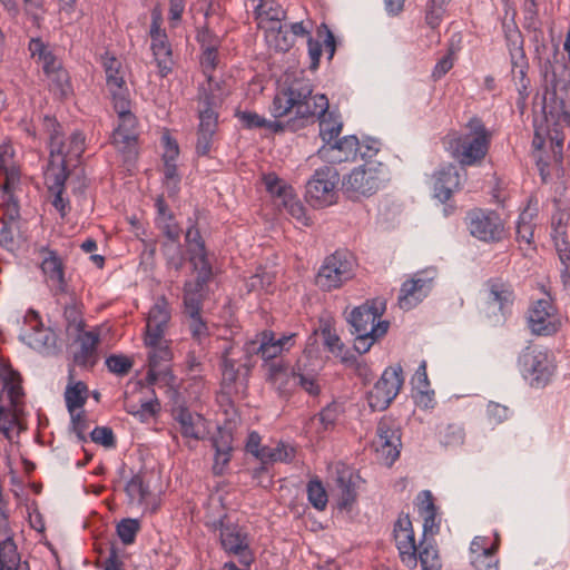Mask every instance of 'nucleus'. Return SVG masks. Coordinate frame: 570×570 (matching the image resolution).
Wrapping results in <instances>:
<instances>
[{
  "label": "nucleus",
  "instance_id": "e433bc0d",
  "mask_svg": "<svg viewBox=\"0 0 570 570\" xmlns=\"http://www.w3.org/2000/svg\"><path fill=\"white\" fill-rule=\"evenodd\" d=\"M390 326L389 321L377 322L376 327H372L371 332H352L355 335L354 351L364 354L370 351L371 346L387 333Z\"/></svg>",
  "mask_w": 570,
  "mask_h": 570
},
{
  "label": "nucleus",
  "instance_id": "f03ea898",
  "mask_svg": "<svg viewBox=\"0 0 570 570\" xmlns=\"http://www.w3.org/2000/svg\"><path fill=\"white\" fill-rule=\"evenodd\" d=\"M255 361L245 353V346L233 341H225L222 350L219 367L222 372V394L228 401L243 393Z\"/></svg>",
  "mask_w": 570,
  "mask_h": 570
},
{
  "label": "nucleus",
  "instance_id": "b1692460",
  "mask_svg": "<svg viewBox=\"0 0 570 570\" xmlns=\"http://www.w3.org/2000/svg\"><path fill=\"white\" fill-rule=\"evenodd\" d=\"M245 353L249 354L254 361L255 356H261L264 361H272L282 353L279 345L274 343V332L264 331L256 336L255 340H250L244 344Z\"/></svg>",
  "mask_w": 570,
  "mask_h": 570
},
{
  "label": "nucleus",
  "instance_id": "c03bdc74",
  "mask_svg": "<svg viewBox=\"0 0 570 570\" xmlns=\"http://www.w3.org/2000/svg\"><path fill=\"white\" fill-rule=\"evenodd\" d=\"M490 298L497 303L500 309L510 305L514 299L511 285L501 279H491L489 282Z\"/></svg>",
  "mask_w": 570,
  "mask_h": 570
},
{
  "label": "nucleus",
  "instance_id": "680f3d73",
  "mask_svg": "<svg viewBox=\"0 0 570 570\" xmlns=\"http://www.w3.org/2000/svg\"><path fill=\"white\" fill-rule=\"evenodd\" d=\"M110 92L115 111H121L131 108V100L129 89L125 83H118L117 86L108 87Z\"/></svg>",
  "mask_w": 570,
  "mask_h": 570
},
{
  "label": "nucleus",
  "instance_id": "7ed1b4c3",
  "mask_svg": "<svg viewBox=\"0 0 570 570\" xmlns=\"http://www.w3.org/2000/svg\"><path fill=\"white\" fill-rule=\"evenodd\" d=\"M465 128L466 132L449 140L448 149L462 166H472L485 157L491 134L478 117H472Z\"/></svg>",
  "mask_w": 570,
  "mask_h": 570
},
{
  "label": "nucleus",
  "instance_id": "79ce46f5",
  "mask_svg": "<svg viewBox=\"0 0 570 570\" xmlns=\"http://www.w3.org/2000/svg\"><path fill=\"white\" fill-rule=\"evenodd\" d=\"M125 492L130 503L142 504L150 495L149 485L145 482L144 474L132 475L125 487Z\"/></svg>",
  "mask_w": 570,
  "mask_h": 570
},
{
  "label": "nucleus",
  "instance_id": "37998d69",
  "mask_svg": "<svg viewBox=\"0 0 570 570\" xmlns=\"http://www.w3.org/2000/svg\"><path fill=\"white\" fill-rule=\"evenodd\" d=\"M295 451L292 446L278 443L275 448L263 446L258 460L266 463L291 462L294 459Z\"/></svg>",
  "mask_w": 570,
  "mask_h": 570
},
{
  "label": "nucleus",
  "instance_id": "09e8293b",
  "mask_svg": "<svg viewBox=\"0 0 570 570\" xmlns=\"http://www.w3.org/2000/svg\"><path fill=\"white\" fill-rule=\"evenodd\" d=\"M197 272V276L194 281H187L184 284V289H191L197 294H204L206 296V287L213 276V268L210 263H199L198 268H194Z\"/></svg>",
  "mask_w": 570,
  "mask_h": 570
},
{
  "label": "nucleus",
  "instance_id": "2eb2a0df",
  "mask_svg": "<svg viewBox=\"0 0 570 570\" xmlns=\"http://www.w3.org/2000/svg\"><path fill=\"white\" fill-rule=\"evenodd\" d=\"M336 474V483L340 489L337 508L340 511L350 512L356 502L360 484L364 481L358 471L344 463L337 464Z\"/></svg>",
  "mask_w": 570,
  "mask_h": 570
},
{
  "label": "nucleus",
  "instance_id": "2f4dec72",
  "mask_svg": "<svg viewBox=\"0 0 570 570\" xmlns=\"http://www.w3.org/2000/svg\"><path fill=\"white\" fill-rule=\"evenodd\" d=\"M267 380L276 386L281 395H288L296 385H293L292 368L282 360L269 362Z\"/></svg>",
  "mask_w": 570,
  "mask_h": 570
},
{
  "label": "nucleus",
  "instance_id": "a19ab883",
  "mask_svg": "<svg viewBox=\"0 0 570 570\" xmlns=\"http://www.w3.org/2000/svg\"><path fill=\"white\" fill-rule=\"evenodd\" d=\"M20 556L12 535L0 542V570H18Z\"/></svg>",
  "mask_w": 570,
  "mask_h": 570
},
{
  "label": "nucleus",
  "instance_id": "6e6d98bb",
  "mask_svg": "<svg viewBox=\"0 0 570 570\" xmlns=\"http://www.w3.org/2000/svg\"><path fill=\"white\" fill-rule=\"evenodd\" d=\"M63 318L68 332L71 330L76 333L83 331L85 322L82 318L81 304L72 301V303L66 305L63 309Z\"/></svg>",
  "mask_w": 570,
  "mask_h": 570
},
{
  "label": "nucleus",
  "instance_id": "0e129e2a",
  "mask_svg": "<svg viewBox=\"0 0 570 570\" xmlns=\"http://www.w3.org/2000/svg\"><path fill=\"white\" fill-rule=\"evenodd\" d=\"M551 238L559 261H567L568 256H570V243L568 240L567 228L552 229Z\"/></svg>",
  "mask_w": 570,
  "mask_h": 570
},
{
  "label": "nucleus",
  "instance_id": "72a5a7b5",
  "mask_svg": "<svg viewBox=\"0 0 570 570\" xmlns=\"http://www.w3.org/2000/svg\"><path fill=\"white\" fill-rule=\"evenodd\" d=\"M563 49L567 52L568 60L562 66L553 67L549 79L554 95L566 94L570 88V29L567 32Z\"/></svg>",
  "mask_w": 570,
  "mask_h": 570
},
{
  "label": "nucleus",
  "instance_id": "8fccbe9b",
  "mask_svg": "<svg viewBox=\"0 0 570 570\" xmlns=\"http://www.w3.org/2000/svg\"><path fill=\"white\" fill-rule=\"evenodd\" d=\"M263 181L266 190L279 203L284 199H289V195L293 194V188L285 184L276 174L269 173L264 175Z\"/></svg>",
  "mask_w": 570,
  "mask_h": 570
},
{
  "label": "nucleus",
  "instance_id": "f257e3e1",
  "mask_svg": "<svg viewBox=\"0 0 570 570\" xmlns=\"http://www.w3.org/2000/svg\"><path fill=\"white\" fill-rule=\"evenodd\" d=\"M394 540L402 563L414 569L420 561L422 570H441L442 561L433 539H423L416 547L411 521L407 518L399 519L394 523Z\"/></svg>",
  "mask_w": 570,
  "mask_h": 570
},
{
  "label": "nucleus",
  "instance_id": "aec40b11",
  "mask_svg": "<svg viewBox=\"0 0 570 570\" xmlns=\"http://www.w3.org/2000/svg\"><path fill=\"white\" fill-rule=\"evenodd\" d=\"M375 460L386 468L392 466V416L384 415L376 428V435L371 442Z\"/></svg>",
  "mask_w": 570,
  "mask_h": 570
},
{
  "label": "nucleus",
  "instance_id": "1a4fd4ad",
  "mask_svg": "<svg viewBox=\"0 0 570 570\" xmlns=\"http://www.w3.org/2000/svg\"><path fill=\"white\" fill-rule=\"evenodd\" d=\"M471 235L485 243L500 242L505 234L504 224L494 210L473 209L468 214Z\"/></svg>",
  "mask_w": 570,
  "mask_h": 570
},
{
  "label": "nucleus",
  "instance_id": "4be33fe9",
  "mask_svg": "<svg viewBox=\"0 0 570 570\" xmlns=\"http://www.w3.org/2000/svg\"><path fill=\"white\" fill-rule=\"evenodd\" d=\"M328 99L325 95H312V99L297 106L295 117L289 119L291 130L296 131L307 125L315 116L317 118L328 109Z\"/></svg>",
  "mask_w": 570,
  "mask_h": 570
},
{
  "label": "nucleus",
  "instance_id": "a211bd4d",
  "mask_svg": "<svg viewBox=\"0 0 570 570\" xmlns=\"http://www.w3.org/2000/svg\"><path fill=\"white\" fill-rule=\"evenodd\" d=\"M170 320L169 305L165 298L159 299L149 311L146 324L145 344L156 346L165 334Z\"/></svg>",
  "mask_w": 570,
  "mask_h": 570
},
{
  "label": "nucleus",
  "instance_id": "5701e85b",
  "mask_svg": "<svg viewBox=\"0 0 570 570\" xmlns=\"http://www.w3.org/2000/svg\"><path fill=\"white\" fill-rule=\"evenodd\" d=\"M461 176L456 166L446 165L435 174L434 196L440 202L449 200L454 191L460 188Z\"/></svg>",
  "mask_w": 570,
  "mask_h": 570
},
{
  "label": "nucleus",
  "instance_id": "58836bf2",
  "mask_svg": "<svg viewBox=\"0 0 570 570\" xmlns=\"http://www.w3.org/2000/svg\"><path fill=\"white\" fill-rule=\"evenodd\" d=\"M69 166L61 164V161H58L56 166V159L50 158L46 173V183L49 191L65 190L66 180L70 174Z\"/></svg>",
  "mask_w": 570,
  "mask_h": 570
},
{
  "label": "nucleus",
  "instance_id": "338daca9",
  "mask_svg": "<svg viewBox=\"0 0 570 570\" xmlns=\"http://www.w3.org/2000/svg\"><path fill=\"white\" fill-rule=\"evenodd\" d=\"M90 439L92 442L107 449L116 446V438L114 431L109 426H96L90 432Z\"/></svg>",
  "mask_w": 570,
  "mask_h": 570
},
{
  "label": "nucleus",
  "instance_id": "7c9ffc66",
  "mask_svg": "<svg viewBox=\"0 0 570 570\" xmlns=\"http://www.w3.org/2000/svg\"><path fill=\"white\" fill-rule=\"evenodd\" d=\"M342 414V405L337 402H331L309 419L308 425L313 426L317 422L315 431L318 435H323L324 433L331 432L335 429Z\"/></svg>",
  "mask_w": 570,
  "mask_h": 570
},
{
  "label": "nucleus",
  "instance_id": "c9c22d12",
  "mask_svg": "<svg viewBox=\"0 0 570 570\" xmlns=\"http://www.w3.org/2000/svg\"><path fill=\"white\" fill-rule=\"evenodd\" d=\"M317 119L320 122V137L323 140V145H327L340 137L343 129V121L338 115L327 109Z\"/></svg>",
  "mask_w": 570,
  "mask_h": 570
},
{
  "label": "nucleus",
  "instance_id": "4d7b16f0",
  "mask_svg": "<svg viewBox=\"0 0 570 570\" xmlns=\"http://www.w3.org/2000/svg\"><path fill=\"white\" fill-rule=\"evenodd\" d=\"M293 385L301 386L311 396H316L321 392V387L317 380L312 374H304L301 372V367L292 368Z\"/></svg>",
  "mask_w": 570,
  "mask_h": 570
},
{
  "label": "nucleus",
  "instance_id": "4468645a",
  "mask_svg": "<svg viewBox=\"0 0 570 570\" xmlns=\"http://www.w3.org/2000/svg\"><path fill=\"white\" fill-rule=\"evenodd\" d=\"M38 253L42 257L40 268L50 284L52 294L55 296L66 294L68 282L65 277V264L58 252L50 249L48 246H41Z\"/></svg>",
  "mask_w": 570,
  "mask_h": 570
},
{
  "label": "nucleus",
  "instance_id": "c756f323",
  "mask_svg": "<svg viewBox=\"0 0 570 570\" xmlns=\"http://www.w3.org/2000/svg\"><path fill=\"white\" fill-rule=\"evenodd\" d=\"M185 239L187 243V253L189 262L194 268H198L199 263H210L204 238L197 227L196 222L191 223L186 230Z\"/></svg>",
  "mask_w": 570,
  "mask_h": 570
},
{
  "label": "nucleus",
  "instance_id": "f3484780",
  "mask_svg": "<svg viewBox=\"0 0 570 570\" xmlns=\"http://www.w3.org/2000/svg\"><path fill=\"white\" fill-rule=\"evenodd\" d=\"M360 140L355 135L336 138L334 141L322 145L316 156L328 164H341L356 159Z\"/></svg>",
  "mask_w": 570,
  "mask_h": 570
},
{
  "label": "nucleus",
  "instance_id": "864d4df0",
  "mask_svg": "<svg viewBox=\"0 0 570 570\" xmlns=\"http://www.w3.org/2000/svg\"><path fill=\"white\" fill-rule=\"evenodd\" d=\"M306 491L308 502L318 511L325 510L328 502L327 492L317 478L308 481Z\"/></svg>",
  "mask_w": 570,
  "mask_h": 570
},
{
  "label": "nucleus",
  "instance_id": "de8ad7c7",
  "mask_svg": "<svg viewBox=\"0 0 570 570\" xmlns=\"http://www.w3.org/2000/svg\"><path fill=\"white\" fill-rule=\"evenodd\" d=\"M529 62L528 59L511 63V72L517 90L524 100L529 96L530 79L528 77Z\"/></svg>",
  "mask_w": 570,
  "mask_h": 570
},
{
  "label": "nucleus",
  "instance_id": "052dcab7",
  "mask_svg": "<svg viewBox=\"0 0 570 570\" xmlns=\"http://www.w3.org/2000/svg\"><path fill=\"white\" fill-rule=\"evenodd\" d=\"M275 275L265 268H258L257 272L249 277L247 286L249 291L263 289L272 292L274 288Z\"/></svg>",
  "mask_w": 570,
  "mask_h": 570
},
{
  "label": "nucleus",
  "instance_id": "0eeeda50",
  "mask_svg": "<svg viewBox=\"0 0 570 570\" xmlns=\"http://www.w3.org/2000/svg\"><path fill=\"white\" fill-rule=\"evenodd\" d=\"M354 265L350 253L336 250L325 258L315 277V284L327 292L338 288L354 276Z\"/></svg>",
  "mask_w": 570,
  "mask_h": 570
},
{
  "label": "nucleus",
  "instance_id": "20e7f679",
  "mask_svg": "<svg viewBox=\"0 0 570 570\" xmlns=\"http://www.w3.org/2000/svg\"><path fill=\"white\" fill-rule=\"evenodd\" d=\"M522 376L533 387L544 386L554 373V362L548 350L540 346L525 347L518 358Z\"/></svg>",
  "mask_w": 570,
  "mask_h": 570
},
{
  "label": "nucleus",
  "instance_id": "f704fd0d",
  "mask_svg": "<svg viewBox=\"0 0 570 570\" xmlns=\"http://www.w3.org/2000/svg\"><path fill=\"white\" fill-rule=\"evenodd\" d=\"M88 399V386L82 381L73 382L72 371H69V384L65 391L66 406L69 413L81 409Z\"/></svg>",
  "mask_w": 570,
  "mask_h": 570
},
{
  "label": "nucleus",
  "instance_id": "603ef678",
  "mask_svg": "<svg viewBox=\"0 0 570 570\" xmlns=\"http://www.w3.org/2000/svg\"><path fill=\"white\" fill-rule=\"evenodd\" d=\"M50 88L60 97H67L72 92L68 71L60 67L47 75Z\"/></svg>",
  "mask_w": 570,
  "mask_h": 570
},
{
  "label": "nucleus",
  "instance_id": "e2e57ef3",
  "mask_svg": "<svg viewBox=\"0 0 570 570\" xmlns=\"http://www.w3.org/2000/svg\"><path fill=\"white\" fill-rule=\"evenodd\" d=\"M106 365L111 373L124 376L131 370L134 361L126 355L112 354L106 358Z\"/></svg>",
  "mask_w": 570,
  "mask_h": 570
},
{
  "label": "nucleus",
  "instance_id": "dca6fc26",
  "mask_svg": "<svg viewBox=\"0 0 570 570\" xmlns=\"http://www.w3.org/2000/svg\"><path fill=\"white\" fill-rule=\"evenodd\" d=\"M386 309V301L380 297L367 299L364 304L353 308L347 317L351 332H371Z\"/></svg>",
  "mask_w": 570,
  "mask_h": 570
},
{
  "label": "nucleus",
  "instance_id": "4c0bfd02",
  "mask_svg": "<svg viewBox=\"0 0 570 570\" xmlns=\"http://www.w3.org/2000/svg\"><path fill=\"white\" fill-rule=\"evenodd\" d=\"M151 50L157 62L159 75L166 77L173 69V52L167 38L151 41Z\"/></svg>",
  "mask_w": 570,
  "mask_h": 570
},
{
  "label": "nucleus",
  "instance_id": "5fc2aeb1",
  "mask_svg": "<svg viewBox=\"0 0 570 570\" xmlns=\"http://www.w3.org/2000/svg\"><path fill=\"white\" fill-rule=\"evenodd\" d=\"M507 46L510 55V61L525 60L527 56L523 49V38L518 29H509L505 32Z\"/></svg>",
  "mask_w": 570,
  "mask_h": 570
},
{
  "label": "nucleus",
  "instance_id": "6ab92c4d",
  "mask_svg": "<svg viewBox=\"0 0 570 570\" xmlns=\"http://www.w3.org/2000/svg\"><path fill=\"white\" fill-rule=\"evenodd\" d=\"M85 135L76 130L67 139L63 136L53 141L50 147V158L57 159L63 165L73 166L85 151Z\"/></svg>",
  "mask_w": 570,
  "mask_h": 570
},
{
  "label": "nucleus",
  "instance_id": "13d9d810",
  "mask_svg": "<svg viewBox=\"0 0 570 570\" xmlns=\"http://www.w3.org/2000/svg\"><path fill=\"white\" fill-rule=\"evenodd\" d=\"M450 0H430L426 6L425 21L431 29L440 26Z\"/></svg>",
  "mask_w": 570,
  "mask_h": 570
},
{
  "label": "nucleus",
  "instance_id": "bf43d9fd",
  "mask_svg": "<svg viewBox=\"0 0 570 570\" xmlns=\"http://www.w3.org/2000/svg\"><path fill=\"white\" fill-rule=\"evenodd\" d=\"M139 530V520L130 518L122 519L116 527L117 534L124 544L134 543Z\"/></svg>",
  "mask_w": 570,
  "mask_h": 570
},
{
  "label": "nucleus",
  "instance_id": "a18cd8bd",
  "mask_svg": "<svg viewBox=\"0 0 570 570\" xmlns=\"http://www.w3.org/2000/svg\"><path fill=\"white\" fill-rule=\"evenodd\" d=\"M0 222L2 224L0 228V246L12 252L19 247L20 224L19 222H9L2 218Z\"/></svg>",
  "mask_w": 570,
  "mask_h": 570
},
{
  "label": "nucleus",
  "instance_id": "3c124183",
  "mask_svg": "<svg viewBox=\"0 0 570 570\" xmlns=\"http://www.w3.org/2000/svg\"><path fill=\"white\" fill-rule=\"evenodd\" d=\"M465 432L462 425L451 423L439 431V441L445 448H455L464 443Z\"/></svg>",
  "mask_w": 570,
  "mask_h": 570
},
{
  "label": "nucleus",
  "instance_id": "ea45409f",
  "mask_svg": "<svg viewBox=\"0 0 570 570\" xmlns=\"http://www.w3.org/2000/svg\"><path fill=\"white\" fill-rule=\"evenodd\" d=\"M23 341L35 350H49L56 345V336L49 328H45L43 324L39 327H32L30 333L23 335Z\"/></svg>",
  "mask_w": 570,
  "mask_h": 570
},
{
  "label": "nucleus",
  "instance_id": "9b49d317",
  "mask_svg": "<svg viewBox=\"0 0 570 570\" xmlns=\"http://www.w3.org/2000/svg\"><path fill=\"white\" fill-rule=\"evenodd\" d=\"M119 124L112 132V145L124 155L126 161L137 157V118L130 109L117 111Z\"/></svg>",
  "mask_w": 570,
  "mask_h": 570
},
{
  "label": "nucleus",
  "instance_id": "6e6552de",
  "mask_svg": "<svg viewBox=\"0 0 570 570\" xmlns=\"http://www.w3.org/2000/svg\"><path fill=\"white\" fill-rule=\"evenodd\" d=\"M340 181L336 168L325 165L315 170L306 184V198L314 207L328 206L334 203L335 187Z\"/></svg>",
  "mask_w": 570,
  "mask_h": 570
},
{
  "label": "nucleus",
  "instance_id": "bb28decb",
  "mask_svg": "<svg viewBox=\"0 0 570 570\" xmlns=\"http://www.w3.org/2000/svg\"><path fill=\"white\" fill-rule=\"evenodd\" d=\"M420 513L423 518V539H433L440 529V517L433 502L432 493L428 490L419 494Z\"/></svg>",
  "mask_w": 570,
  "mask_h": 570
},
{
  "label": "nucleus",
  "instance_id": "c85d7f7f",
  "mask_svg": "<svg viewBox=\"0 0 570 570\" xmlns=\"http://www.w3.org/2000/svg\"><path fill=\"white\" fill-rule=\"evenodd\" d=\"M199 125L196 131L195 150L198 156H208L218 128V119L212 116L198 117Z\"/></svg>",
  "mask_w": 570,
  "mask_h": 570
},
{
  "label": "nucleus",
  "instance_id": "473e14b6",
  "mask_svg": "<svg viewBox=\"0 0 570 570\" xmlns=\"http://www.w3.org/2000/svg\"><path fill=\"white\" fill-rule=\"evenodd\" d=\"M98 344V334L94 332H83L80 336V350L75 353L73 362L82 367H92L97 362Z\"/></svg>",
  "mask_w": 570,
  "mask_h": 570
},
{
  "label": "nucleus",
  "instance_id": "412c9836",
  "mask_svg": "<svg viewBox=\"0 0 570 570\" xmlns=\"http://www.w3.org/2000/svg\"><path fill=\"white\" fill-rule=\"evenodd\" d=\"M220 83L214 81L213 76H207V85L198 89V117L212 116L218 119V109L223 104Z\"/></svg>",
  "mask_w": 570,
  "mask_h": 570
},
{
  "label": "nucleus",
  "instance_id": "a878e982",
  "mask_svg": "<svg viewBox=\"0 0 570 570\" xmlns=\"http://www.w3.org/2000/svg\"><path fill=\"white\" fill-rule=\"evenodd\" d=\"M22 379L10 365L0 364V402L7 393L11 407L16 409L23 396Z\"/></svg>",
  "mask_w": 570,
  "mask_h": 570
},
{
  "label": "nucleus",
  "instance_id": "393cba45",
  "mask_svg": "<svg viewBox=\"0 0 570 570\" xmlns=\"http://www.w3.org/2000/svg\"><path fill=\"white\" fill-rule=\"evenodd\" d=\"M392 374L390 367H386L380 380L367 392L366 400L372 411H384L392 403Z\"/></svg>",
  "mask_w": 570,
  "mask_h": 570
},
{
  "label": "nucleus",
  "instance_id": "39448f33",
  "mask_svg": "<svg viewBox=\"0 0 570 570\" xmlns=\"http://www.w3.org/2000/svg\"><path fill=\"white\" fill-rule=\"evenodd\" d=\"M382 173L383 164L381 160H367L343 178V193L350 199L373 195L380 187Z\"/></svg>",
  "mask_w": 570,
  "mask_h": 570
},
{
  "label": "nucleus",
  "instance_id": "cd10ccee",
  "mask_svg": "<svg viewBox=\"0 0 570 570\" xmlns=\"http://www.w3.org/2000/svg\"><path fill=\"white\" fill-rule=\"evenodd\" d=\"M173 417L179 424V430L184 438L194 440L202 438L200 428L204 426L205 419L200 414L179 406L173 410Z\"/></svg>",
  "mask_w": 570,
  "mask_h": 570
},
{
  "label": "nucleus",
  "instance_id": "49530a36",
  "mask_svg": "<svg viewBox=\"0 0 570 570\" xmlns=\"http://www.w3.org/2000/svg\"><path fill=\"white\" fill-rule=\"evenodd\" d=\"M102 66L106 73V86H117L118 83H125L124 71L121 62L115 57L106 52L102 56Z\"/></svg>",
  "mask_w": 570,
  "mask_h": 570
},
{
  "label": "nucleus",
  "instance_id": "9d476101",
  "mask_svg": "<svg viewBox=\"0 0 570 570\" xmlns=\"http://www.w3.org/2000/svg\"><path fill=\"white\" fill-rule=\"evenodd\" d=\"M219 540L223 550L233 556H237L239 562L248 566L253 560V553L249 548V538L246 530L232 522H219Z\"/></svg>",
  "mask_w": 570,
  "mask_h": 570
},
{
  "label": "nucleus",
  "instance_id": "774afa93",
  "mask_svg": "<svg viewBox=\"0 0 570 570\" xmlns=\"http://www.w3.org/2000/svg\"><path fill=\"white\" fill-rule=\"evenodd\" d=\"M187 315L189 316V331L193 338L202 343V341L209 335V328L206 321L202 317L200 313H198V315Z\"/></svg>",
  "mask_w": 570,
  "mask_h": 570
},
{
  "label": "nucleus",
  "instance_id": "69168bd1",
  "mask_svg": "<svg viewBox=\"0 0 570 570\" xmlns=\"http://www.w3.org/2000/svg\"><path fill=\"white\" fill-rule=\"evenodd\" d=\"M164 254L167 265L175 271H180L185 264V257L179 244H164Z\"/></svg>",
  "mask_w": 570,
  "mask_h": 570
},
{
  "label": "nucleus",
  "instance_id": "ddd939ff",
  "mask_svg": "<svg viewBox=\"0 0 570 570\" xmlns=\"http://www.w3.org/2000/svg\"><path fill=\"white\" fill-rule=\"evenodd\" d=\"M313 88L309 83L294 82L286 89L277 92L273 99L272 114L282 118L297 109V106L312 99Z\"/></svg>",
  "mask_w": 570,
  "mask_h": 570
},
{
  "label": "nucleus",
  "instance_id": "f8f14e48",
  "mask_svg": "<svg viewBox=\"0 0 570 570\" xmlns=\"http://www.w3.org/2000/svg\"><path fill=\"white\" fill-rule=\"evenodd\" d=\"M530 331L535 335H552L558 332L561 322L550 298H541L532 304L528 313Z\"/></svg>",
  "mask_w": 570,
  "mask_h": 570
},
{
  "label": "nucleus",
  "instance_id": "423d86ee",
  "mask_svg": "<svg viewBox=\"0 0 570 570\" xmlns=\"http://www.w3.org/2000/svg\"><path fill=\"white\" fill-rule=\"evenodd\" d=\"M438 276L436 268L426 267L411 274L402 284L397 306L409 312L419 306L432 292Z\"/></svg>",
  "mask_w": 570,
  "mask_h": 570
}]
</instances>
